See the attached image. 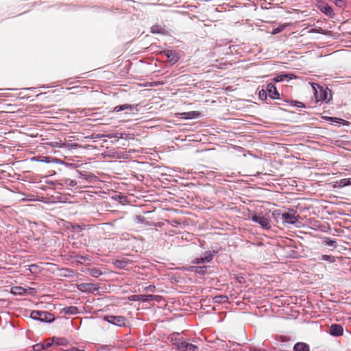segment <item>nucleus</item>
Listing matches in <instances>:
<instances>
[{
    "label": "nucleus",
    "instance_id": "obj_1",
    "mask_svg": "<svg viewBox=\"0 0 351 351\" xmlns=\"http://www.w3.org/2000/svg\"><path fill=\"white\" fill-rule=\"evenodd\" d=\"M312 88L314 90L315 99L317 101L328 103L332 99L331 91L329 88L319 86L316 84H312Z\"/></svg>",
    "mask_w": 351,
    "mask_h": 351
},
{
    "label": "nucleus",
    "instance_id": "obj_2",
    "mask_svg": "<svg viewBox=\"0 0 351 351\" xmlns=\"http://www.w3.org/2000/svg\"><path fill=\"white\" fill-rule=\"evenodd\" d=\"M173 345L180 351H198V347L182 339L171 337Z\"/></svg>",
    "mask_w": 351,
    "mask_h": 351
},
{
    "label": "nucleus",
    "instance_id": "obj_3",
    "mask_svg": "<svg viewBox=\"0 0 351 351\" xmlns=\"http://www.w3.org/2000/svg\"><path fill=\"white\" fill-rule=\"evenodd\" d=\"M274 217L278 219H280L282 223L288 224H294L298 220V215H296L295 213L288 212L285 213H280L277 211L273 213Z\"/></svg>",
    "mask_w": 351,
    "mask_h": 351
},
{
    "label": "nucleus",
    "instance_id": "obj_4",
    "mask_svg": "<svg viewBox=\"0 0 351 351\" xmlns=\"http://www.w3.org/2000/svg\"><path fill=\"white\" fill-rule=\"evenodd\" d=\"M30 317L34 319L45 322H51L54 319L53 315L46 311H33L30 314Z\"/></svg>",
    "mask_w": 351,
    "mask_h": 351
},
{
    "label": "nucleus",
    "instance_id": "obj_5",
    "mask_svg": "<svg viewBox=\"0 0 351 351\" xmlns=\"http://www.w3.org/2000/svg\"><path fill=\"white\" fill-rule=\"evenodd\" d=\"M104 319L117 326H124L126 323V319L123 316L107 315Z\"/></svg>",
    "mask_w": 351,
    "mask_h": 351
},
{
    "label": "nucleus",
    "instance_id": "obj_6",
    "mask_svg": "<svg viewBox=\"0 0 351 351\" xmlns=\"http://www.w3.org/2000/svg\"><path fill=\"white\" fill-rule=\"evenodd\" d=\"M252 220L258 223L263 228L268 230L271 228L270 220L261 215H254Z\"/></svg>",
    "mask_w": 351,
    "mask_h": 351
},
{
    "label": "nucleus",
    "instance_id": "obj_7",
    "mask_svg": "<svg viewBox=\"0 0 351 351\" xmlns=\"http://www.w3.org/2000/svg\"><path fill=\"white\" fill-rule=\"evenodd\" d=\"M329 332L333 336H340L343 335V328L340 324H332L329 328Z\"/></svg>",
    "mask_w": 351,
    "mask_h": 351
},
{
    "label": "nucleus",
    "instance_id": "obj_8",
    "mask_svg": "<svg viewBox=\"0 0 351 351\" xmlns=\"http://www.w3.org/2000/svg\"><path fill=\"white\" fill-rule=\"evenodd\" d=\"M266 91L268 92L269 97L272 99H278L279 97V93L272 83L267 84Z\"/></svg>",
    "mask_w": 351,
    "mask_h": 351
},
{
    "label": "nucleus",
    "instance_id": "obj_9",
    "mask_svg": "<svg viewBox=\"0 0 351 351\" xmlns=\"http://www.w3.org/2000/svg\"><path fill=\"white\" fill-rule=\"evenodd\" d=\"M180 118L184 119H193L200 116V113L197 111H190L186 112H182L179 114Z\"/></svg>",
    "mask_w": 351,
    "mask_h": 351
},
{
    "label": "nucleus",
    "instance_id": "obj_10",
    "mask_svg": "<svg viewBox=\"0 0 351 351\" xmlns=\"http://www.w3.org/2000/svg\"><path fill=\"white\" fill-rule=\"evenodd\" d=\"M164 54L167 57L171 62L176 63L178 61V57L174 51L171 50L165 51Z\"/></svg>",
    "mask_w": 351,
    "mask_h": 351
},
{
    "label": "nucleus",
    "instance_id": "obj_11",
    "mask_svg": "<svg viewBox=\"0 0 351 351\" xmlns=\"http://www.w3.org/2000/svg\"><path fill=\"white\" fill-rule=\"evenodd\" d=\"M294 350L295 351H309L308 345L304 343H297L294 346Z\"/></svg>",
    "mask_w": 351,
    "mask_h": 351
},
{
    "label": "nucleus",
    "instance_id": "obj_12",
    "mask_svg": "<svg viewBox=\"0 0 351 351\" xmlns=\"http://www.w3.org/2000/svg\"><path fill=\"white\" fill-rule=\"evenodd\" d=\"M27 290L21 287H14L11 289V293L13 295H23Z\"/></svg>",
    "mask_w": 351,
    "mask_h": 351
},
{
    "label": "nucleus",
    "instance_id": "obj_13",
    "mask_svg": "<svg viewBox=\"0 0 351 351\" xmlns=\"http://www.w3.org/2000/svg\"><path fill=\"white\" fill-rule=\"evenodd\" d=\"M125 110H132V106L130 104H123V105H119L117 106L114 108L113 111L114 112H120Z\"/></svg>",
    "mask_w": 351,
    "mask_h": 351
},
{
    "label": "nucleus",
    "instance_id": "obj_14",
    "mask_svg": "<svg viewBox=\"0 0 351 351\" xmlns=\"http://www.w3.org/2000/svg\"><path fill=\"white\" fill-rule=\"evenodd\" d=\"M206 267H191L190 270L199 274H204L206 272Z\"/></svg>",
    "mask_w": 351,
    "mask_h": 351
},
{
    "label": "nucleus",
    "instance_id": "obj_15",
    "mask_svg": "<svg viewBox=\"0 0 351 351\" xmlns=\"http://www.w3.org/2000/svg\"><path fill=\"white\" fill-rule=\"evenodd\" d=\"M158 296L154 295H139L138 301L147 302L149 300H155Z\"/></svg>",
    "mask_w": 351,
    "mask_h": 351
},
{
    "label": "nucleus",
    "instance_id": "obj_16",
    "mask_svg": "<svg viewBox=\"0 0 351 351\" xmlns=\"http://www.w3.org/2000/svg\"><path fill=\"white\" fill-rule=\"evenodd\" d=\"M114 264L117 268L123 269L128 265V261L125 260H117Z\"/></svg>",
    "mask_w": 351,
    "mask_h": 351
},
{
    "label": "nucleus",
    "instance_id": "obj_17",
    "mask_svg": "<svg viewBox=\"0 0 351 351\" xmlns=\"http://www.w3.org/2000/svg\"><path fill=\"white\" fill-rule=\"evenodd\" d=\"M64 310L66 314H70V315H74V314H77L78 313V309L76 306H69V307L65 308Z\"/></svg>",
    "mask_w": 351,
    "mask_h": 351
},
{
    "label": "nucleus",
    "instance_id": "obj_18",
    "mask_svg": "<svg viewBox=\"0 0 351 351\" xmlns=\"http://www.w3.org/2000/svg\"><path fill=\"white\" fill-rule=\"evenodd\" d=\"M151 31L154 34H163L165 32V29L160 25L152 26Z\"/></svg>",
    "mask_w": 351,
    "mask_h": 351
},
{
    "label": "nucleus",
    "instance_id": "obj_19",
    "mask_svg": "<svg viewBox=\"0 0 351 351\" xmlns=\"http://www.w3.org/2000/svg\"><path fill=\"white\" fill-rule=\"evenodd\" d=\"M338 185L339 187H343L351 185V179L344 178L339 180Z\"/></svg>",
    "mask_w": 351,
    "mask_h": 351
},
{
    "label": "nucleus",
    "instance_id": "obj_20",
    "mask_svg": "<svg viewBox=\"0 0 351 351\" xmlns=\"http://www.w3.org/2000/svg\"><path fill=\"white\" fill-rule=\"evenodd\" d=\"M322 10L323 12H324L326 14H327L328 16H331L333 14V10H332V8L328 5L323 6V8H322Z\"/></svg>",
    "mask_w": 351,
    "mask_h": 351
},
{
    "label": "nucleus",
    "instance_id": "obj_21",
    "mask_svg": "<svg viewBox=\"0 0 351 351\" xmlns=\"http://www.w3.org/2000/svg\"><path fill=\"white\" fill-rule=\"evenodd\" d=\"M324 243L330 247H337V242L335 240L330 239V238H325L324 239Z\"/></svg>",
    "mask_w": 351,
    "mask_h": 351
},
{
    "label": "nucleus",
    "instance_id": "obj_22",
    "mask_svg": "<svg viewBox=\"0 0 351 351\" xmlns=\"http://www.w3.org/2000/svg\"><path fill=\"white\" fill-rule=\"evenodd\" d=\"M322 118L326 121H330L332 123H340L341 121H343L341 119L337 118V117H322Z\"/></svg>",
    "mask_w": 351,
    "mask_h": 351
},
{
    "label": "nucleus",
    "instance_id": "obj_23",
    "mask_svg": "<svg viewBox=\"0 0 351 351\" xmlns=\"http://www.w3.org/2000/svg\"><path fill=\"white\" fill-rule=\"evenodd\" d=\"M205 263H209L212 261L213 256V254L210 252H207L203 257H202Z\"/></svg>",
    "mask_w": 351,
    "mask_h": 351
},
{
    "label": "nucleus",
    "instance_id": "obj_24",
    "mask_svg": "<svg viewBox=\"0 0 351 351\" xmlns=\"http://www.w3.org/2000/svg\"><path fill=\"white\" fill-rule=\"evenodd\" d=\"M322 260L328 261L330 263H334L335 261V258L331 255H322Z\"/></svg>",
    "mask_w": 351,
    "mask_h": 351
},
{
    "label": "nucleus",
    "instance_id": "obj_25",
    "mask_svg": "<svg viewBox=\"0 0 351 351\" xmlns=\"http://www.w3.org/2000/svg\"><path fill=\"white\" fill-rule=\"evenodd\" d=\"M106 136L109 138H122V134L121 133L116 132V133L108 134L106 135Z\"/></svg>",
    "mask_w": 351,
    "mask_h": 351
},
{
    "label": "nucleus",
    "instance_id": "obj_26",
    "mask_svg": "<svg viewBox=\"0 0 351 351\" xmlns=\"http://www.w3.org/2000/svg\"><path fill=\"white\" fill-rule=\"evenodd\" d=\"M335 3L340 8H343L346 5V2L343 0H335Z\"/></svg>",
    "mask_w": 351,
    "mask_h": 351
},
{
    "label": "nucleus",
    "instance_id": "obj_27",
    "mask_svg": "<svg viewBox=\"0 0 351 351\" xmlns=\"http://www.w3.org/2000/svg\"><path fill=\"white\" fill-rule=\"evenodd\" d=\"M45 349L43 343H38L34 346V350L35 351H41Z\"/></svg>",
    "mask_w": 351,
    "mask_h": 351
},
{
    "label": "nucleus",
    "instance_id": "obj_28",
    "mask_svg": "<svg viewBox=\"0 0 351 351\" xmlns=\"http://www.w3.org/2000/svg\"><path fill=\"white\" fill-rule=\"evenodd\" d=\"M285 78H288L287 75H280L274 78V81L276 82H279L283 81Z\"/></svg>",
    "mask_w": 351,
    "mask_h": 351
},
{
    "label": "nucleus",
    "instance_id": "obj_29",
    "mask_svg": "<svg viewBox=\"0 0 351 351\" xmlns=\"http://www.w3.org/2000/svg\"><path fill=\"white\" fill-rule=\"evenodd\" d=\"M101 271H99V270H93V269H91L90 270L89 269V274H90L91 276H94V277H98L99 275H101Z\"/></svg>",
    "mask_w": 351,
    "mask_h": 351
},
{
    "label": "nucleus",
    "instance_id": "obj_30",
    "mask_svg": "<svg viewBox=\"0 0 351 351\" xmlns=\"http://www.w3.org/2000/svg\"><path fill=\"white\" fill-rule=\"evenodd\" d=\"M98 289V287L96 285L89 282V293L94 292L95 291H97Z\"/></svg>",
    "mask_w": 351,
    "mask_h": 351
},
{
    "label": "nucleus",
    "instance_id": "obj_31",
    "mask_svg": "<svg viewBox=\"0 0 351 351\" xmlns=\"http://www.w3.org/2000/svg\"><path fill=\"white\" fill-rule=\"evenodd\" d=\"M259 97L261 99H266L267 98V93H266V90H262L260 91L259 93Z\"/></svg>",
    "mask_w": 351,
    "mask_h": 351
},
{
    "label": "nucleus",
    "instance_id": "obj_32",
    "mask_svg": "<svg viewBox=\"0 0 351 351\" xmlns=\"http://www.w3.org/2000/svg\"><path fill=\"white\" fill-rule=\"evenodd\" d=\"M283 27H278L273 29L272 34H276L283 30Z\"/></svg>",
    "mask_w": 351,
    "mask_h": 351
},
{
    "label": "nucleus",
    "instance_id": "obj_33",
    "mask_svg": "<svg viewBox=\"0 0 351 351\" xmlns=\"http://www.w3.org/2000/svg\"><path fill=\"white\" fill-rule=\"evenodd\" d=\"M193 263H195V264H201V263H204V261L203 258L201 257V258H196L193 261Z\"/></svg>",
    "mask_w": 351,
    "mask_h": 351
},
{
    "label": "nucleus",
    "instance_id": "obj_34",
    "mask_svg": "<svg viewBox=\"0 0 351 351\" xmlns=\"http://www.w3.org/2000/svg\"><path fill=\"white\" fill-rule=\"evenodd\" d=\"M130 300L131 301H138L139 300V295H133L130 297Z\"/></svg>",
    "mask_w": 351,
    "mask_h": 351
},
{
    "label": "nucleus",
    "instance_id": "obj_35",
    "mask_svg": "<svg viewBox=\"0 0 351 351\" xmlns=\"http://www.w3.org/2000/svg\"><path fill=\"white\" fill-rule=\"evenodd\" d=\"M295 105L296 106H298V107H302V108H304V104H303V103H302V102H300V101H295Z\"/></svg>",
    "mask_w": 351,
    "mask_h": 351
},
{
    "label": "nucleus",
    "instance_id": "obj_36",
    "mask_svg": "<svg viewBox=\"0 0 351 351\" xmlns=\"http://www.w3.org/2000/svg\"><path fill=\"white\" fill-rule=\"evenodd\" d=\"M43 344H44V346H45V349H46L47 348H49V346H51V342H47L46 343H43Z\"/></svg>",
    "mask_w": 351,
    "mask_h": 351
},
{
    "label": "nucleus",
    "instance_id": "obj_37",
    "mask_svg": "<svg viewBox=\"0 0 351 351\" xmlns=\"http://www.w3.org/2000/svg\"><path fill=\"white\" fill-rule=\"evenodd\" d=\"M79 287H80V289L81 290H82V287H85V285H79ZM83 291H84V289H83ZM84 291H86V290H85V289H84Z\"/></svg>",
    "mask_w": 351,
    "mask_h": 351
},
{
    "label": "nucleus",
    "instance_id": "obj_38",
    "mask_svg": "<svg viewBox=\"0 0 351 351\" xmlns=\"http://www.w3.org/2000/svg\"><path fill=\"white\" fill-rule=\"evenodd\" d=\"M75 351H85L84 349H78L75 348Z\"/></svg>",
    "mask_w": 351,
    "mask_h": 351
},
{
    "label": "nucleus",
    "instance_id": "obj_39",
    "mask_svg": "<svg viewBox=\"0 0 351 351\" xmlns=\"http://www.w3.org/2000/svg\"><path fill=\"white\" fill-rule=\"evenodd\" d=\"M64 351H75V348H71V349H68V350H64Z\"/></svg>",
    "mask_w": 351,
    "mask_h": 351
},
{
    "label": "nucleus",
    "instance_id": "obj_40",
    "mask_svg": "<svg viewBox=\"0 0 351 351\" xmlns=\"http://www.w3.org/2000/svg\"><path fill=\"white\" fill-rule=\"evenodd\" d=\"M91 177H92V176H91L90 175H89V176H88V178H89V182H90Z\"/></svg>",
    "mask_w": 351,
    "mask_h": 351
},
{
    "label": "nucleus",
    "instance_id": "obj_41",
    "mask_svg": "<svg viewBox=\"0 0 351 351\" xmlns=\"http://www.w3.org/2000/svg\"><path fill=\"white\" fill-rule=\"evenodd\" d=\"M348 170L350 171H351V167H350V169H348Z\"/></svg>",
    "mask_w": 351,
    "mask_h": 351
},
{
    "label": "nucleus",
    "instance_id": "obj_42",
    "mask_svg": "<svg viewBox=\"0 0 351 351\" xmlns=\"http://www.w3.org/2000/svg\"><path fill=\"white\" fill-rule=\"evenodd\" d=\"M56 343H57V344H59V343H60L59 341H57V342H56Z\"/></svg>",
    "mask_w": 351,
    "mask_h": 351
}]
</instances>
